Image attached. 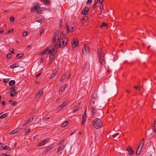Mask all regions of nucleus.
<instances>
[{"instance_id": "412c9836", "label": "nucleus", "mask_w": 156, "mask_h": 156, "mask_svg": "<svg viewBox=\"0 0 156 156\" xmlns=\"http://www.w3.org/2000/svg\"><path fill=\"white\" fill-rule=\"evenodd\" d=\"M35 5L34 7V10H37V9L39 8L40 7V4L38 3H37L35 4Z\"/></svg>"}, {"instance_id": "6e6d98bb", "label": "nucleus", "mask_w": 156, "mask_h": 156, "mask_svg": "<svg viewBox=\"0 0 156 156\" xmlns=\"http://www.w3.org/2000/svg\"><path fill=\"white\" fill-rule=\"evenodd\" d=\"M55 73H54V72H53V73L51 75V76L50 77V79H52L55 76Z\"/></svg>"}, {"instance_id": "1a4fd4ad", "label": "nucleus", "mask_w": 156, "mask_h": 156, "mask_svg": "<svg viewBox=\"0 0 156 156\" xmlns=\"http://www.w3.org/2000/svg\"><path fill=\"white\" fill-rule=\"evenodd\" d=\"M48 140H49L48 139H46L44 140L37 145V146H41L45 144L48 142Z\"/></svg>"}, {"instance_id": "37998d69", "label": "nucleus", "mask_w": 156, "mask_h": 156, "mask_svg": "<svg viewBox=\"0 0 156 156\" xmlns=\"http://www.w3.org/2000/svg\"><path fill=\"white\" fill-rule=\"evenodd\" d=\"M104 0H99L98 1V2L101 4V5H102V9H104L103 5L102 4L103 2L104 1Z\"/></svg>"}, {"instance_id": "e433bc0d", "label": "nucleus", "mask_w": 156, "mask_h": 156, "mask_svg": "<svg viewBox=\"0 0 156 156\" xmlns=\"http://www.w3.org/2000/svg\"><path fill=\"white\" fill-rule=\"evenodd\" d=\"M50 58L51 61L53 60L54 58H55V56L54 55L51 54L50 56Z\"/></svg>"}, {"instance_id": "603ef678", "label": "nucleus", "mask_w": 156, "mask_h": 156, "mask_svg": "<svg viewBox=\"0 0 156 156\" xmlns=\"http://www.w3.org/2000/svg\"><path fill=\"white\" fill-rule=\"evenodd\" d=\"M9 81V79H5L3 80V81L4 83H7Z\"/></svg>"}, {"instance_id": "774afa93", "label": "nucleus", "mask_w": 156, "mask_h": 156, "mask_svg": "<svg viewBox=\"0 0 156 156\" xmlns=\"http://www.w3.org/2000/svg\"><path fill=\"white\" fill-rule=\"evenodd\" d=\"M3 32V30L1 29L0 30V34H2Z\"/></svg>"}, {"instance_id": "4c0bfd02", "label": "nucleus", "mask_w": 156, "mask_h": 156, "mask_svg": "<svg viewBox=\"0 0 156 156\" xmlns=\"http://www.w3.org/2000/svg\"><path fill=\"white\" fill-rule=\"evenodd\" d=\"M4 148H4V150H7L8 151H9L11 150L10 148L9 147L7 146L6 145L5 146V147H4Z\"/></svg>"}, {"instance_id": "2eb2a0df", "label": "nucleus", "mask_w": 156, "mask_h": 156, "mask_svg": "<svg viewBox=\"0 0 156 156\" xmlns=\"http://www.w3.org/2000/svg\"><path fill=\"white\" fill-rule=\"evenodd\" d=\"M56 50L55 49L53 48L52 49L49 51L48 52V54H54V55L55 54V52H56Z\"/></svg>"}, {"instance_id": "864d4df0", "label": "nucleus", "mask_w": 156, "mask_h": 156, "mask_svg": "<svg viewBox=\"0 0 156 156\" xmlns=\"http://www.w3.org/2000/svg\"><path fill=\"white\" fill-rule=\"evenodd\" d=\"M136 89V90H140V86H135L134 87Z\"/></svg>"}, {"instance_id": "4be33fe9", "label": "nucleus", "mask_w": 156, "mask_h": 156, "mask_svg": "<svg viewBox=\"0 0 156 156\" xmlns=\"http://www.w3.org/2000/svg\"><path fill=\"white\" fill-rule=\"evenodd\" d=\"M142 148H140V147H138L136 151V155H139L140 154V151Z\"/></svg>"}, {"instance_id": "a878e982", "label": "nucleus", "mask_w": 156, "mask_h": 156, "mask_svg": "<svg viewBox=\"0 0 156 156\" xmlns=\"http://www.w3.org/2000/svg\"><path fill=\"white\" fill-rule=\"evenodd\" d=\"M48 49H49V48H46V49H45L44 51L41 52V55H44L46 53H47L48 51Z\"/></svg>"}, {"instance_id": "c85d7f7f", "label": "nucleus", "mask_w": 156, "mask_h": 156, "mask_svg": "<svg viewBox=\"0 0 156 156\" xmlns=\"http://www.w3.org/2000/svg\"><path fill=\"white\" fill-rule=\"evenodd\" d=\"M9 115L8 113H6L4 114H3L1 116V119H3L5 118L7 116V115Z\"/></svg>"}, {"instance_id": "5fc2aeb1", "label": "nucleus", "mask_w": 156, "mask_h": 156, "mask_svg": "<svg viewBox=\"0 0 156 156\" xmlns=\"http://www.w3.org/2000/svg\"><path fill=\"white\" fill-rule=\"evenodd\" d=\"M10 20L11 21H13L14 20V18L13 16H11L10 18Z\"/></svg>"}, {"instance_id": "6ab92c4d", "label": "nucleus", "mask_w": 156, "mask_h": 156, "mask_svg": "<svg viewBox=\"0 0 156 156\" xmlns=\"http://www.w3.org/2000/svg\"><path fill=\"white\" fill-rule=\"evenodd\" d=\"M144 138L141 140V141L140 142V143L139 145L138 146V147H140V148H142L143 145H144Z\"/></svg>"}, {"instance_id": "09e8293b", "label": "nucleus", "mask_w": 156, "mask_h": 156, "mask_svg": "<svg viewBox=\"0 0 156 156\" xmlns=\"http://www.w3.org/2000/svg\"><path fill=\"white\" fill-rule=\"evenodd\" d=\"M14 93H11L10 94V95L12 97H13L15 96V95L17 93V92H14Z\"/></svg>"}, {"instance_id": "cd10ccee", "label": "nucleus", "mask_w": 156, "mask_h": 156, "mask_svg": "<svg viewBox=\"0 0 156 156\" xmlns=\"http://www.w3.org/2000/svg\"><path fill=\"white\" fill-rule=\"evenodd\" d=\"M23 55V54H17L16 56V57L17 58H20Z\"/></svg>"}, {"instance_id": "c03bdc74", "label": "nucleus", "mask_w": 156, "mask_h": 156, "mask_svg": "<svg viewBox=\"0 0 156 156\" xmlns=\"http://www.w3.org/2000/svg\"><path fill=\"white\" fill-rule=\"evenodd\" d=\"M107 25V24L104 22H103L102 24V25L100 26V27L102 28L103 27H106Z\"/></svg>"}, {"instance_id": "ddd939ff", "label": "nucleus", "mask_w": 156, "mask_h": 156, "mask_svg": "<svg viewBox=\"0 0 156 156\" xmlns=\"http://www.w3.org/2000/svg\"><path fill=\"white\" fill-rule=\"evenodd\" d=\"M43 92V91L42 90H40L39 91V92L37 93L36 95V97L37 98H40Z\"/></svg>"}, {"instance_id": "a211bd4d", "label": "nucleus", "mask_w": 156, "mask_h": 156, "mask_svg": "<svg viewBox=\"0 0 156 156\" xmlns=\"http://www.w3.org/2000/svg\"><path fill=\"white\" fill-rule=\"evenodd\" d=\"M65 147V146L64 145H61L59 146L57 150V152H59L61 150L63 149Z\"/></svg>"}, {"instance_id": "39448f33", "label": "nucleus", "mask_w": 156, "mask_h": 156, "mask_svg": "<svg viewBox=\"0 0 156 156\" xmlns=\"http://www.w3.org/2000/svg\"><path fill=\"white\" fill-rule=\"evenodd\" d=\"M93 115L94 116V117L101 118L103 116V112L101 110H100L98 111H97L93 114Z\"/></svg>"}, {"instance_id": "bf43d9fd", "label": "nucleus", "mask_w": 156, "mask_h": 156, "mask_svg": "<svg viewBox=\"0 0 156 156\" xmlns=\"http://www.w3.org/2000/svg\"><path fill=\"white\" fill-rule=\"evenodd\" d=\"M1 156H10V155L9 154H6L4 153L2 154Z\"/></svg>"}, {"instance_id": "13d9d810", "label": "nucleus", "mask_w": 156, "mask_h": 156, "mask_svg": "<svg viewBox=\"0 0 156 156\" xmlns=\"http://www.w3.org/2000/svg\"><path fill=\"white\" fill-rule=\"evenodd\" d=\"M41 73H38V74H37L36 76V78H38L41 75Z\"/></svg>"}, {"instance_id": "72a5a7b5", "label": "nucleus", "mask_w": 156, "mask_h": 156, "mask_svg": "<svg viewBox=\"0 0 156 156\" xmlns=\"http://www.w3.org/2000/svg\"><path fill=\"white\" fill-rule=\"evenodd\" d=\"M18 132V131L17 130H14L9 133L10 134H15Z\"/></svg>"}, {"instance_id": "393cba45", "label": "nucleus", "mask_w": 156, "mask_h": 156, "mask_svg": "<svg viewBox=\"0 0 156 156\" xmlns=\"http://www.w3.org/2000/svg\"><path fill=\"white\" fill-rule=\"evenodd\" d=\"M15 83V80H12L10 81L9 83V85L10 86H13Z\"/></svg>"}, {"instance_id": "9b49d317", "label": "nucleus", "mask_w": 156, "mask_h": 156, "mask_svg": "<svg viewBox=\"0 0 156 156\" xmlns=\"http://www.w3.org/2000/svg\"><path fill=\"white\" fill-rule=\"evenodd\" d=\"M67 84H65L64 85H63L62 87L60 89V90H59V92L62 93L63 91H64L66 88L67 87Z\"/></svg>"}, {"instance_id": "e2e57ef3", "label": "nucleus", "mask_w": 156, "mask_h": 156, "mask_svg": "<svg viewBox=\"0 0 156 156\" xmlns=\"http://www.w3.org/2000/svg\"><path fill=\"white\" fill-rule=\"evenodd\" d=\"M63 27H62L61 28V32L62 33V34L63 32V31H65V30L64 29V28H62Z\"/></svg>"}, {"instance_id": "c756f323", "label": "nucleus", "mask_w": 156, "mask_h": 156, "mask_svg": "<svg viewBox=\"0 0 156 156\" xmlns=\"http://www.w3.org/2000/svg\"><path fill=\"white\" fill-rule=\"evenodd\" d=\"M53 147L52 146H50V147H48L45 150L44 152L47 153L48 152L49 150Z\"/></svg>"}, {"instance_id": "6e6552de", "label": "nucleus", "mask_w": 156, "mask_h": 156, "mask_svg": "<svg viewBox=\"0 0 156 156\" xmlns=\"http://www.w3.org/2000/svg\"><path fill=\"white\" fill-rule=\"evenodd\" d=\"M89 9L88 7H85L82 10V13L84 15H86L88 12Z\"/></svg>"}, {"instance_id": "de8ad7c7", "label": "nucleus", "mask_w": 156, "mask_h": 156, "mask_svg": "<svg viewBox=\"0 0 156 156\" xmlns=\"http://www.w3.org/2000/svg\"><path fill=\"white\" fill-rule=\"evenodd\" d=\"M58 48V46L57 44H55L54 46V47H53V48H54L55 49L56 51L57 50V49Z\"/></svg>"}, {"instance_id": "f03ea898", "label": "nucleus", "mask_w": 156, "mask_h": 156, "mask_svg": "<svg viewBox=\"0 0 156 156\" xmlns=\"http://www.w3.org/2000/svg\"><path fill=\"white\" fill-rule=\"evenodd\" d=\"M92 124L93 127L96 129L101 128L102 125L100 119L97 118L93 120Z\"/></svg>"}, {"instance_id": "a19ab883", "label": "nucleus", "mask_w": 156, "mask_h": 156, "mask_svg": "<svg viewBox=\"0 0 156 156\" xmlns=\"http://www.w3.org/2000/svg\"><path fill=\"white\" fill-rule=\"evenodd\" d=\"M79 107L78 106H76V107L75 108L74 110L73 111V113L76 112L79 109Z\"/></svg>"}, {"instance_id": "680f3d73", "label": "nucleus", "mask_w": 156, "mask_h": 156, "mask_svg": "<svg viewBox=\"0 0 156 156\" xmlns=\"http://www.w3.org/2000/svg\"><path fill=\"white\" fill-rule=\"evenodd\" d=\"M96 7V4H95V3H94L93 5L92 6V7L94 9H95Z\"/></svg>"}, {"instance_id": "7ed1b4c3", "label": "nucleus", "mask_w": 156, "mask_h": 156, "mask_svg": "<svg viewBox=\"0 0 156 156\" xmlns=\"http://www.w3.org/2000/svg\"><path fill=\"white\" fill-rule=\"evenodd\" d=\"M98 52L99 54V59L102 65L105 64V62L104 59V55L103 54L101 49L98 50Z\"/></svg>"}, {"instance_id": "2f4dec72", "label": "nucleus", "mask_w": 156, "mask_h": 156, "mask_svg": "<svg viewBox=\"0 0 156 156\" xmlns=\"http://www.w3.org/2000/svg\"><path fill=\"white\" fill-rule=\"evenodd\" d=\"M97 98V94L94 92L92 94V99H93L94 100H95Z\"/></svg>"}, {"instance_id": "052dcab7", "label": "nucleus", "mask_w": 156, "mask_h": 156, "mask_svg": "<svg viewBox=\"0 0 156 156\" xmlns=\"http://www.w3.org/2000/svg\"><path fill=\"white\" fill-rule=\"evenodd\" d=\"M30 129H28L25 131V132L26 133H28L30 131Z\"/></svg>"}, {"instance_id": "4468645a", "label": "nucleus", "mask_w": 156, "mask_h": 156, "mask_svg": "<svg viewBox=\"0 0 156 156\" xmlns=\"http://www.w3.org/2000/svg\"><path fill=\"white\" fill-rule=\"evenodd\" d=\"M68 42V40L67 38H64L62 40V47L64 46H65L66 44Z\"/></svg>"}, {"instance_id": "338daca9", "label": "nucleus", "mask_w": 156, "mask_h": 156, "mask_svg": "<svg viewBox=\"0 0 156 156\" xmlns=\"http://www.w3.org/2000/svg\"><path fill=\"white\" fill-rule=\"evenodd\" d=\"M71 76V74L70 73H69L68 75V76H67V79H69V78H70V76Z\"/></svg>"}, {"instance_id": "ea45409f", "label": "nucleus", "mask_w": 156, "mask_h": 156, "mask_svg": "<svg viewBox=\"0 0 156 156\" xmlns=\"http://www.w3.org/2000/svg\"><path fill=\"white\" fill-rule=\"evenodd\" d=\"M16 64H13L11 65L10 66V67L12 69H13L18 67V66H16Z\"/></svg>"}, {"instance_id": "b1692460", "label": "nucleus", "mask_w": 156, "mask_h": 156, "mask_svg": "<svg viewBox=\"0 0 156 156\" xmlns=\"http://www.w3.org/2000/svg\"><path fill=\"white\" fill-rule=\"evenodd\" d=\"M153 131L154 132H156V120L154 122V126L153 127Z\"/></svg>"}, {"instance_id": "aec40b11", "label": "nucleus", "mask_w": 156, "mask_h": 156, "mask_svg": "<svg viewBox=\"0 0 156 156\" xmlns=\"http://www.w3.org/2000/svg\"><path fill=\"white\" fill-rule=\"evenodd\" d=\"M44 9L39 8L36 10V12L38 14H41V12L44 10Z\"/></svg>"}, {"instance_id": "0eeeda50", "label": "nucleus", "mask_w": 156, "mask_h": 156, "mask_svg": "<svg viewBox=\"0 0 156 156\" xmlns=\"http://www.w3.org/2000/svg\"><path fill=\"white\" fill-rule=\"evenodd\" d=\"M127 151L129 152V154L132 155L134 152L132 147L130 146H128L127 148Z\"/></svg>"}, {"instance_id": "bb28decb", "label": "nucleus", "mask_w": 156, "mask_h": 156, "mask_svg": "<svg viewBox=\"0 0 156 156\" xmlns=\"http://www.w3.org/2000/svg\"><path fill=\"white\" fill-rule=\"evenodd\" d=\"M5 145L4 144L0 143V149L1 150H4V147H5Z\"/></svg>"}, {"instance_id": "f704fd0d", "label": "nucleus", "mask_w": 156, "mask_h": 156, "mask_svg": "<svg viewBox=\"0 0 156 156\" xmlns=\"http://www.w3.org/2000/svg\"><path fill=\"white\" fill-rule=\"evenodd\" d=\"M89 66V64L88 63H87L86 62L85 63H84L83 67V69H86L87 67H88V66Z\"/></svg>"}, {"instance_id": "a18cd8bd", "label": "nucleus", "mask_w": 156, "mask_h": 156, "mask_svg": "<svg viewBox=\"0 0 156 156\" xmlns=\"http://www.w3.org/2000/svg\"><path fill=\"white\" fill-rule=\"evenodd\" d=\"M11 56L12 55L10 53H9L7 55V58L8 59H10L11 58Z\"/></svg>"}, {"instance_id": "7c9ffc66", "label": "nucleus", "mask_w": 156, "mask_h": 156, "mask_svg": "<svg viewBox=\"0 0 156 156\" xmlns=\"http://www.w3.org/2000/svg\"><path fill=\"white\" fill-rule=\"evenodd\" d=\"M92 114L93 115L94 114L95 112L96 111V107L94 106H92Z\"/></svg>"}, {"instance_id": "5701e85b", "label": "nucleus", "mask_w": 156, "mask_h": 156, "mask_svg": "<svg viewBox=\"0 0 156 156\" xmlns=\"http://www.w3.org/2000/svg\"><path fill=\"white\" fill-rule=\"evenodd\" d=\"M86 116L84 115V114H83V115L82 116V125L83 124L86 120Z\"/></svg>"}, {"instance_id": "c9c22d12", "label": "nucleus", "mask_w": 156, "mask_h": 156, "mask_svg": "<svg viewBox=\"0 0 156 156\" xmlns=\"http://www.w3.org/2000/svg\"><path fill=\"white\" fill-rule=\"evenodd\" d=\"M66 77V76L65 75H62L61 78L60 80V82H62L63 80L65 79Z\"/></svg>"}, {"instance_id": "f3484780", "label": "nucleus", "mask_w": 156, "mask_h": 156, "mask_svg": "<svg viewBox=\"0 0 156 156\" xmlns=\"http://www.w3.org/2000/svg\"><path fill=\"white\" fill-rule=\"evenodd\" d=\"M88 19V17L87 16H85L82 17L80 20L81 23H84L85 21H86Z\"/></svg>"}, {"instance_id": "dca6fc26", "label": "nucleus", "mask_w": 156, "mask_h": 156, "mask_svg": "<svg viewBox=\"0 0 156 156\" xmlns=\"http://www.w3.org/2000/svg\"><path fill=\"white\" fill-rule=\"evenodd\" d=\"M18 87L16 86L13 87L10 89V92H15V91L17 90Z\"/></svg>"}, {"instance_id": "49530a36", "label": "nucleus", "mask_w": 156, "mask_h": 156, "mask_svg": "<svg viewBox=\"0 0 156 156\" xmlns=\"http://www.w3.org/2000/svg\"><path fill=\"white\" fill-rule=\"evenodd\" d=\"M27 31H25L24 32H23V35L24 36V37H25L26 36L27 34Z\"/></svg>"}, {"instance_id": "3c124183", "label": "nucleus", "mask_w": 156, "mask_h": 156, "mask_svg": "<svg viewBox=\"0 0 156 156\" xmlns=\"http://www.w3.org/2000/svg\"><path fill=\"white\" fill-rule=\"evenodd\" d=\"M16 104H17V102L16 101H14L12 104V106H15L16 105Z\"/></svg>"}, {"instance_id": "423d86ee", "label": "nucleus", "mask_w": 156, "mask_h": 156, "mask_svg": "<svg viewBox=\"0 0 156 156\" xmlns=\"http://www.w3.org/2000/svg\"><path fill=\"white\" fill-rule=\"evenodd\" d=\"M89 52V48L85 44L83 48L82 53L85 54L88 53Z\"/></svg>"}, {"instance_id": "473e14b6", "label": "nucleus", "mask_w": 156, "mask_h": 156, "mask_svg": "<svg viewBox=\"0 0 156 156\" xmlns=\"http://www.w3.org/2000/svg\"><path fill=\"white\" fill-rule=\"evenodd\" d=\"M44 3L46 5H49L50 4V2L49 0H43Z\"/></svg>"}, {"instance_id": "69168bd1", "label": "nucleus", "mask_w": 156, "mask_h": 156, "mask_svg": "<svg viewBox=\"0 0 156 156\" xmlns=\"http://www.w3.org/2000/svg\"><path fill=\"white\" fill-rule=\"evenodd\" d=\"M30 12H33L35 10H34V8H32L30 10Z\"/></svg>"}, {"instance_id": "9d476101", "label": "nucleus", "mask_w": 156, "mask_h": 156, "mask_svg": "<svg viewBox=\"0 0 156 156\" xmlns=\"http://www.w3.org/2000/svg\"><path fill=\"white\" fill-rule=\"evenodd\" d=\"M78 44V40L77 39H74L73 42L72 43L73 47H75Z\"/></svg>"}, {"instance_id": "4d7b16f0", "label": "nucleus", "mask_w": 156, "mask_h": 156, "mask_svg": "<svg viewBox=\"0 0 156 156\" xmlns=\"http://www.w3.org/2000/svg\"><path fill=\"white\" fill-rule=\"evenodd\" d=\"M13 31H14V30L13 29H10V30H8V33H12V32H13Z\"/></svg>"}, {"instance_id": "58836bf2", "label": "nucleus", "mask_w": 156, "mask_h": 156, "mask_svg": "<svg viewBox=\"0 0 156 156\" xmlns=\"http://www.w3.org/2000/svg\"><path fill=\"white\" fill-rule=\"evenodd\" d=\"M68 122L67 121H65V122H64L62 125V127H65L67 124Z\"/></svg>"}, {"instance_id": "8fccbe9b", "label": "nucleus", "mask_w": 156, "mask_h": 156, "mask_svg": "<svg viewBox=\"0 0 156 156\" xmlns=\"http://www.w3.org/2000/svg\"><path fill=\"white\" fill-rule=\"evenodd\" d=\"M92 2V0H88L87 2V4H91Z\"/></svg>"}, {"instance_id": "f8f14e48", "label": "nucleus", "mask_w": 156, "mask_h": 156, "mask_svg": "<svg viewBox=\"0 0 156 156\" xmlns=\"http://www.w3.org/2000/svg\"><path fill=\"white\" fill-rule=\"evenodd\" d=\"M68 103V101H65L62 104L60 105L59 107V109L61 110Z\"/></svg>"}, {"instance_id": "f257e3e1", "label": "nucleus", "mask_w": 156, "mask_h": 156, "mask_svg": "<svg viewBox=\"0 0 156 156\" xmlns=\"http://www.w3.org/2000/svg\"><path fill=\"white\" fill-rule=\"evenodd\" d=\"M69 24H67V28L66 27H63L62 28H64L65 30V31L63 32L62 35H65L69 31L70 32H72L73 31V29L75 27V25L73 23H69Z\"/></svg>"}, {"instance_id": "20e7f679", "label": "nucleus", "mask_w": 156, "mask_h": 156, "mask_svg": "<svg viewBox=\"0 0 156 156\" xmlns=\"http://www.w3.org/2000/svg\"><path fill=\"white\" fill-rule=\"evenodd\" d=\"M58 32H56L55 34L54 35V36L53 38L52 42L53 43H55L56 42H61V34H58Z\"/></svg>"}, {"instance_id": "79ce46f5", "label": "nucleus", "mask_w": 156, "mask_h": 156, "mask_svg": "<svg viewBox=\"0 0 156 156\" xmlns=\"http://www.w3.org/2000/svg\"><path fill=\"white\" fill-rule=\"evenodd\" d=\"M31 122V121L30 119H29V120H28L26 122L25 124H24V126L27 125V124H28V123H29L30 122Z\"/></svg>"}, {"instance_id": "0e129e2a", "label": "nucleus", "mask_w": 156, "mask_h": 156, "mask_svg": "<svg viewBox=\"0 0 156 156\" xmlns=\"http://www.w3.org/2000/svg\"><path fill=\"white\" fill-rule=\"evenodd\" d=\"M36 22H38L41 23V21L40 19H38L37 20Z\"/></svg>"}]
</instances>
